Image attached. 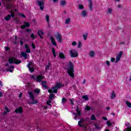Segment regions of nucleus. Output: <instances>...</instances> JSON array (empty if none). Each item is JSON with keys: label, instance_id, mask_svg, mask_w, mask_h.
I'll list each match as a JSON object with an SVG mask.
<instances>
[{"label": "nucleus", "instance_id": "nucleus-17", "mask_svg": "<svg viewBox=\"0 0 131 131\" xmlns=\"http://www.w3.org/2000/svg\"><path fill=\"white\" fill-rule=\"evenodd\" d=\"M25 48L26 49V53H30V48H29V46L27 44H25Z\"/></svg>", "mask_w": 131, "mask_h": 131}, {"label": "nucleus", "instance_id": "nucleus-1", "mask_svg": "<svg viewBox=\"0 0 131 131\" xmlns=\"http://www.w3.org/2000/svg\"><path fill=\"white\" fill-rule=\"evenodd\" d=\"M69 66L68 68L67 72L69 74V76L71 77H74V66L72 62H70Z\"/></svg>", "mask_w": 131, "mask_h": 131}, {"label": "nucleus", "instance_id": "nucleus-14", "mask_svg": "<svg viewBox=\"0 0 131 131\" xmlns=\"http://www.w3.org/2000/svg\"><path fill=\"white\" fill-rule=\"evenodd\" d=\"M50 40L51 41L53 46L57 47V43H56V40H55V38H53V37L52 36H50Z\"/></svg>", "mask_w": 131, "mask_h": 131}, {"label": "nucleus", "instance_id": "nucleus-49", "mask_svg": "<svg viewBox=\"0 0 131 131\" xmlns=\"http://www.w3.org/2000/svg\"><path fill=\"white\" fill-rule=\"evenodd\" d=\"M111 62H115V58L114 57L112 58L111 60Z\"/></svg>", "mask_w": 131, "mask_h": 131}, {"label": "nucleus", "instance_id": "nucleus-28", "mask_svg": "<svg viewBox=\"0 0 131 131\" xmlns=\"http://www.w3.org/2000/svg\"><path fill=\"white\" fill-rule=\"evenodd\" d=\"M76 111L77 112V114L78 116H81V112L79 111V108L78 107H77V109L76 110Z\"/></svg>", "mask_w": 131, "mask_h": 131}, {"label": "nucleus", "instance_id": "nucleus-4", "mask_svg": "<svg viewBox=\"0 0 131 131\" xmlns=\"http://www.w3.org/2000/svg\"><path fill=\"white\" fill-rule=\"evenodd\" d=\"M28 95H29L30 99H31V100H32L31 104H37V103H38V101L35 100V99H34V95H33V92H29Z\"/></svg>", "mask_w": 131, "mask_h": 131}, {"label": "nucleus", "instance_id": "nucleus-33", "mask_svg": "<svg viewBox=\"0 0 131 131\" xmlns=\"http://www.w3.org/2000/svg\"><path fill=\"white\" fill-rule=\"evenodd\" d=\"M34 92L35 93V94H39V93H40V89H34Z\"/></svg>", "mask_w": 131, "mask_h": 131}, {"label": "nucleus", "instance_id": "nucleus-39", "mask_svg": "<svg viewBox=\"0 0 131 131\" xmlns=\"http://www.w3.org/2000/svg\"><path fill=\"white\" fill-rule=\"evenodd\" d=\"M113 10L111 8H108L107 9V14H111V13H112V11Z\"/></svg>", "mask_w": 131, "mask_h": 131}, {"label": "nucleus", "instance_id": "nucleus-8", "mask_svg": "<svg viewBox=\"0 0 131 131\" xmlns=\"http://www.w3.org/2000/svg\"><path fill=\"white\" fill-rule=\"evenodd\" d=\"M36 4H37L38 6L40 7V10L42 11L45 8V2L43 1H39V0H37L36 1Z\"/></svg>", "mask_w": 131, "mask_h": 131}, {"label": "nucleus", "instance_id": "nucleus-7", "mask_svg": "<svg viewBox=\"0 0 131 131\" xmlns=\"http://www.w3.org/2000/svg\"><path fill=\"white\" fill-rule=\"evenodd\" d=\"M10 13L11 14V15L8 14L7 15L6 17H4L5 20H6V21H9V20L11 19V17H12V18H14L15 17V13H14L13 10L10 11Z\"/></svg>", "mask_w": 131, "mask_h": 131}, {"label": "nucleus", "instance_id": "nucleus-13", "mask_svg": "<svg viewBox=\"0 0 131 131\" xmlns=\"http://www.w3.org/2000/svg\"><path fill=\"white\" fill-rule=\"evenodd\" d=\"M42 79H43V77H42V75H38L36 77V81L37 82H40Z\"/></svg>", "mask_w": 131, "mask_h": 131}, {"label": "nucleus", "instance_id": "nucleus-22", "mask_svg": "<svg viewBox=\"0 0 131 131\" xmlns=\"http://www.w3.org/2000/svg\"><path fill=\"white\" fill-rule=\"evenodd\" d=\"M13 5L11 3H7L6 4V9L7 10L9 9H11V8H12Z\"/></svg>", "mask_w": 131, "mask_h": 131}, {"label": "nucleus", "instance_id": "nucleus-10", "mask_svg": "<svg viewBox=\"0 0 131 131\" xmlns=\"http://www.w3.org/2000/svg\"><path fill=\"white\" fill-rule=\"evenodd\" d=\"M122 55H123V53L122 52V51H120L118 55H117L115 63H118L119 61H120V58H121Z\"/></svg>", "mask_w": 131, "mask_h": 131}, {"label": "nucleus", "instance_id": "nucleus-19", "mask_svg": "<svg viewBox=\"0 0 131 131\" xmlns=\"http://www.w3.org/2000/svg\"><path fill=\"white\" fill-rule=\"evenodd\" d=\"M59 57L60 59H66L65 55H64V53L63 52H60L59 53Z\"/></svg>", "mask_w": 131, "mask_h": 131}, {"label": "nucleus", "instance_id": "nucleus-24", "mask_svg": "<svg viewBox=\"0 0 131 131\" xmlns=\"http://www.w3.org/2000/svg\"><path fill=\"white\" fill-rule=\"evenodd\" d=\"M51 67V62H48V63L47 66H46L45 67V70L47 71V70H50V67Z\"/></svg>", "mask_w": 131, "mask_h": 131}, {"label": "nucleus", "instance_id": "nucleus-57", "mask_svg": "<svg viewBox=\"0 0 131 131\" xmlns=\"http://www.w3.org/2000/svg\"><path fill=\"white\" fill-rule=\"evenodd\" d=\"M31 78H32V79H35V77L34 75H31Z\"/></svg>", "mask_w": 131, "mask_h": 131}, {"label": "nucleus", "instance_id": "nucleus-47", "mask_svg": "<svg viewBox=\"0 0 131 131\" xmlns=\"http://www.w3.org/2000/svg\"><path fill=\"white\" fill-rule=\"evenodd\" d=\"M5 110H6V112L7 113L10 112V110H9V108L7 106H5Z\"/></svg>", "mask_w": 131, "mask_h": 131}, {"label": "nucleus", "instance_id": "nucleus-52", "mask_svg": "<svg viewBox=\"0 0 131 131\" xmlns=\"http://www.w3.org/2000/svg\"><path fill=\"white\" fill-rule=\"evenodd\" d=\"M52 100L49 99L48 101H47V104H49L52 103Z\"/></svg>", "mask_w": 131, "mask_h": 131}, {"label": "nucleus", "instance_id": "nucleus-46", "mask_svg": "<svg viewBox=\"0 0 131 131\" xmlns=\"http://www.w3.org/2000/svg\"><path fill=\"white\" fill-rule=\"evenodd\" d=\"M106 124L108 126H111L112 125V124L110 121H107Z\"/></svg>", "mask_w": 131, "mask_h": 131}, {"label": "nucleus", "instance_id": "nucleus-55", "mask_svg": "<svg viewBox=\"0 0 131 131\" xmlns=\"http://www.w3.org/2000/svg\"><path fill=\"white\" fill-rule=\"evenodd\" d=\"M102 119H103V120H108V119L107 118V117H102Z\"/></svg>", "mask_w": 131, "mask_h": 131}, {"label": "nucleus", "instance_id": "nucleus-61", "mask_svg": "<svg viewBox=\"0 0 131 131\" xmlns=\"http://www.w3.org/2000/svg\"><path fill=\"white\" fill-rule=\"evenodd\" d=\"M20 46H23V41L20 40Z\"/></svg>", "mask_w": 131, "mask_h": 131}, {"label": "nucleus", "instance_id": "nucleus-59", "mask_svg": "<svg viewBox=\"0 0 131 131\" xmlns=\"http://www.w3.org/2000/svg\"><path fill=\"white\" fill-rule=\"evenodd\" d=\"M127 131H131V127H128V128H127Z\"/></svg>", "mask_w": 131, "mask_h": 131}, {"label": "nucleus", "instance_id": "nucleus-9", "mask_svg": "<svg viewBox=\"0 0 131 131\" xmlns=\"http://www.w3.org/2000/svg\"><path fill=\"white\" fill-rule=\"evenodd\" d=\"M55 37L58 42H62V35H61V34H60L59 32H57L55 35Z\"/></svg>", "mask_w": 131, "mask_h": 131}, {"label": "nucleus", "instance_id": "nucleus-44", "mask_svg": "<svg viewBox=\"0 0 131 131\" xmlns=\"http://www.w3.org/2000/svg\"><path fill=\"white\" fill-rule=\"evenodd\" d=\"M32 48L33 50H35V49H36V47H35V45H34V43H32Z\"/></svg>", "mask_w": 131, "mask_h": 131}, {"label": "nucleus", "instance_id": "nucleus-64", "mask_svg": "<svg viewBox=\"0 0 131 131\" xmlns=\"http://www.w3.org/2000/svg\"><path fill=\"white\" fill-rule=\"evenodd\" d=\"M125 42H121L120 43V45H125Z\"/></svg>", "mask_w": 131, "mask_h": 131}, {"label": "nucleus", "instance_id": "nucleus-3", "mask_svg": "<svg viewBox=\"0 0 131 131\" xmlns=\"http://www.w3.org/2000/svg\"><path fill=\"white\" fill-rule=\"evenodd\" d=\"M8 62L10 64L13 63V64H15L16 65H18L20 64V63L22 62L21 60H19L14 57L9 58L8 59Z\"/></svg>", "mask_w": 131, "mask_h": 131}, {"label": "nucleus", "instance_id": "nucleus-25", "mask_svg": "<svg viewBox=\"0 0 131 131\" xmlns=\"http://www.w3.org/2000/svg\"><path fill=\"white\" fill-rule=\"evenodd\" d=\"M82 17H85L87 15L86 10H83L81 13Z\"/></svg>", "mask_w": 131, "mask_h": 131}, {"label": "nucleus", "instance_id": "nucleus-18", "mask_svg": "<svg viewBox=\"0 0 131 131\" xmlns=\"http://www.w3.org/2000/svg\"><path fill=\"white\" fill-rule=\"evenodd\" d=\"M14 66H11L10 67V68H8L7 69V71L8 72L9 71V72H13V71H14Z\"/></svg>", "mask_w": 131, "mask_h": 131}, {"label": "nucleus", "instance_id": "nucleus-20", "mask_svg": "<svg viewBox=\"0 0 131 131\" xmlns=\"http://www.w3.org/2000/svg\"><path fill=\"white\" fill-rule=\"evenodd\" d=\"M59 3L61 7H65V6H66V4H67L66 1H60L59 2Z\"/></svg>", "mask_w": 131, "mask_h": 131}, {"label": "nucleus", "instance_id": "nucleus-31", "mask_svg": "<svg viewBox=\"0 0 131 131\" xmlns=\"http://www.w3.org/2000/svg\"><path fill=\"white\" fill-rule=\"evenodd\" d=\"M89 56L90 57H91L92 58H93V57H94V56H95V52L94 51H91L89 53Z\"/></svg>", "mask_w": 131, "mask_h": 131}, {"label": "nucleus", "instance_id": "nucleus-51", "mask_svg": "<svg viewBox=\"0 0 131 131\" xmlns=\"http://www.w3.org/2000/svg\"><path fill=\"white\" fill-rule=\"evenodd\" d=\"M5 51H10V47H6L5 48Z\"/></svg>", "mask_w": 131, "mask_h": 131}, {"label": "nucleus", "instance_id": "nucleus-43", "mask_svg": "<svg viewBox=\"0 0 131 131\" xmlns=\"http://www.w3.org/2000/svg\"><path fill=\"white\" fill-rule=\"evenodd\" d=\"M94 126L96 129H100V126H98L97 124H94Z\"/></svg>", "mask_w": 131, "mask_h": 131}, {"label": "nucleus", "instance_id": "nucleus-36", "mask_svg": "<svg viewBox=\"0 0 131 131\" xmlns=\"http://www.w3.org/2000/svg\"><path fill=\"white\" fill-rule=\"evenodd\" d=\"M82 99L85 100V101H88L89 100V96L88 95H84L82 97Z\"/></svg>", "mask_w": 131, "mask_h": 131}, {"label": "nucleus", "instance_id": "nucleus-34", "mask_svg": "<svg viewBox=\"0 0 131 131\" xmlns=\"http://www.w3.org/2000/svg\"><path fill=\"white\" fill-rule=\"evenodd\" d=\"M84 8V7L83 6V5H79L78 6V9L79 10H83V8Z\"/></svg>", "mask_w": 131, "mask_h": 131}, {"label": "nucleus", "instance_id": "nucleus-63", "mask_svg": "<svg viewBox=\"0 0 131 131\" xmlns=\"http://www.w3.org/2000/svg\"><path fill=\"white\" fill-rule=\"evenodd\" d=\"M26 31H27V32H30V29H27Z\"/></svg>", "mask_w": 131, "mask_h": 131}, {"label": "nucleus", "instance_id": "nucleus-53", "mask_svg": "<svg viewBox=\"0 0 131 131\" xmlns=\"http://www.w3.org/2000/svg\"><path fill=\"white\" fill-rule=\"evenodd\" d=\"M21 17H23V18H26V16L24 14H20Z\"/></svg>", "mask_w": 131, "mask_h": 131}, {"label": "nucleus", "instance_id": "nucleus-29", "mask_svg": "<svg viewBox=\"0 0 131 131\" xmlns=\"http://www.w3.org/2000/svg\"><path fill=\"white\" fill-rule=\"evenodd\" d=\"M46 20L48 23V24H50V16L49 15H47L46 16Z\"/></svg>", "mask_w": 131, "mask_h": 131}, {"label": "nucleus", "instance_id": "nucleus-60", "mask_svg": "<svg viewBox=\"0 0 131 131\" xmlns=\"http://www.w3.org/2000/svg\"><path fill=\"white\" fill-rule=\"evenodd\" d=\"M22 95H23L22 93H20L18 96L19 98H21V97H22Z\"/></svg>", "mask_w": 131, "mask_h": 131}, {"label": "nucleus", "instance_id": "nucleus-42", "mask_svg": "<svg viewBox=\"0 0 131 131\" xmlns=\"http://www.w3.org/2000/svg\"><path fill=\"white\" fill-rule=\"evenodd\" d=\"M78 49H80L81 48V41H79L78 42Z\"/></svg>", "mask_w": 131, "mask_h": 131}, {"label": "nucleus", "instance_id": "nucleus-21", "mask_svg": "<svg viewBox=\"0 0 131 131\" xmlns=\"http://www.w3.org/2000/svg\"><path fill=\"white\" fill-rule=\"evenodd\" d=\"M41 85L44 89H48V86L47 85V81H42Z\"/></svg>", "mask_w": 131, "mask_h": 131}, {"label": "nucleus", "instance_id": "nucleus-37", "mask_svg": "<svg viewBox=\"0 0 131 131\" xmlns=\"http://www.w3.org/2000/svg\"><path fill=\"white\" fill-rule=\"evenodd\" d=\"M126 104L127 105V107L131 108V103L129 101H126Z\"/></svg>", "mask_w": 131, "mask_h": 131}, {"label": "nucleus", "instance_id": "nucleus-41", "mask_svg": "<svg viewBox=\"0 0 131 131\" xmlns=\"http://www.w3.org/2000/svg\"><path fill=\"white\" fill-rule=\"evenodd\" d=\"M85 110H86V111H90V110H91V107L89 105H86L85 107Z\"/></svg>", "mask_w": 131, "mask_h": 131}, {"label": "nucleus", "instance_id": "nucleus-27", "mask_svg": "<svg viewBox=\"0 0 131 131\" xmlns=\"http://www.w3.org/2000/svg\"><path fill=\"white\" fill-rule=\"evenodd\" d=\"M116 97V94L114 93V91H112V95L111 96V99H114Z\"/></svg>", "mask_w": 131, "mask_h": 131}, {"label": "nucleus", "instance_id": "nucleus-38", "mask_svg": "<svg viewBox=\"0 0 131 131\" xmlns=\"http://www.w3.org/2000/svg\"><path fill=\"white\" fill-rule=\"evenodd\" d=\"M66 102H67V99L65 98H62V100H61V103L62 104H65V103H66Z\"/></svg>", "mask_w": 131, "mask_h": 131}, {"label": "nucleus", "instance_id": "nucleus-45", "mask_svg": "<svg viewBox=\"0 0 131 131\" xmlns=\"http://www.w3.org/2000/svg\"><path fill=\"white\" fill-rule=\"evenodd\" d=\"M89 8L90 11H92L93 10V4L89 5Z\"/></svg>", "mask_w": 131, "mask_h": 131}, {"label": "nucleus", "instance_id": "nucleus-32", "mask_svg": "<svg viewBox=\"0 0 131 131\" xmlns=\"http://www.w3.org/2000/svg\"><path fill=\"white\" fill-rule=\"evenodd\" d=\"M91 120H93L94 121H97V118H96V116H95V115H92L91 116Z\"/></svg>", "mask_w": 131, "mask_h": 131}, {"label": "nucleus", "instance_id": "nucleus-11", "mask_svg": "<svg viewBox=\"0 0 131 131\" xmlns=\"http://www.w3.org/2000/svg\"><path fill=\"white\" fill-rule=\"evenodd\" d=\"M83 122H84V119H81L79 121H78V124L80 127H85V125L83 124Z\"/></svg>", "mask_w": 131, "mask_h": 131}, {"label": "nucleus", "instance_id": "nucleus-56", "mask_svg": "<svg viewBox=\"0 0 131 131\" xmlns=\"http://www.w3.org/2000/svg\"><path fill=\"white\" fill-rule=\"evenodd\" d=\"M88 2L90 4V5H93V2L92 1V0H88Z\"/></svg>", "mask_w": 131, "mask_h": 131}, {"label": "nucleus", "instance_id": "nucleus-30", "mask_svg": "<svg viewBox=\"0 0 131 131\" xmlns=\"http://www.w3.org/2000/svg\"><path fill=\"white\" fill-rule=\"evenodd\" d=\"M71 22V18H68L66 19L65 24H69Z\"/></svg>", "mask_w": 131, "mask_h": 131}, {"label": "nucleus", "instance_id": "nucleus-15", "mask_svg": "<svg viewBox=\"0 0 131 131\" xmlns=\"http://www.w3.org/2000/svg\"><path fill=\"white\" fill-rule=\"evenodd\" d=\"M23 111V108L22 107H19L18 108L15 109V113H17V114L19 113H22Z\"/></svg>", "mask_w": 131, "mask_h": 131}, {"label": "nucleus", "instance_id": "nucleus-50", "mask_svg": "<svg viewBox=\"0 0 131 131\" xmlns=\"http://www.w3.org/2000/svg\"><path fill=\"white\" fill-rule=\"evenodd\" d=\"M52 53L56 54V50H55V48H52Z\"/></svg>", "mask_w": 131, "mask_h": 131}, {"label": "nucleus", "instance_id": "nucleus-16", "mask_svg": "<svg viewBox=\"0 0 131 131\" xmlns=\"http://www.w3.org/2000/svg\"><path fill=\"white\" fill-rule=\"evenodd\" d=\"M45 33L43 31H42V30H40L38 31V35L39 36L40 38H43V37H42V35H43Z\"/></svg>", "mask_w": 131, "mask_h": 131}, {"label": "nucleus", "instance_id": "nucleus-40", "mask_svg": "<svg viewBox=\"0 0 131 131\" xmlns=\"http://www.w3.org/2000/svg\"><path fill=\"white\" fill-rule=\"evenodd\" d=\"M30 37L31 38H32V39H34L36 38V37L35 36V35H34V34L32 33L30 35Z\"/></svg>", "mask_w": 131, "mask_h": 131}, {"label": "nucleus", "instance_id": "nucleus-35", "mask_svg": "<svg viewBox=\"0 0 131 131\" xmlns=\"http://www.w3.org/2000/svg\"><path fill=\"white\" fill-rule=\"evenodd\" d=\"M88 34H89L88 33H86L85 34H83V39L84 40H86V38H88Z\"/></svg>", "mask_w": 131, "mask_h": 131}, {"label": "nucleus", "instance_id": "nucleus-23", "mask_svg": "<svg viewBox=\"0 0 131 131\" xmlns=\"http://www.w3.org/2000/svg\"><path fill=\"white\" fill-rule=\"evenodd\" d=\"M20 56L21 57H24L25 59V60H26L27 59V54H26V53L25 52H21L20 53Z\"/></svg>", "mask_w": 131, "mask_h": 131}, {"label": "nucleus", "instance_id": "nucleus-5", "mask_svg": "<svg viewBox=\"0 0 131 131\" xmlns=\"http://www.w3.org/2000/svg\"><path fill=\"white\" fill-rule=\"evenodd\" d=\"M70 55L71 58H76L78 57V52L76 50H71Z\"/></svg>", "mask_w": 131, "mask_h": 131}, {"label": "nucleus", "instance_id": "nucleus-6", "mask_svg": "<svg viewBox=\"0 0 131 131\" xmlns=\"http://www.w3.org/2000/svg\"><path fill=\"white\" fill-rule=\"evenodd\" d=\"M33 63L31 61L29 62V63L27 64V67L29 69V70L31 73H33L34 72V68L33 66Z\"/></svg>", "mask_w": 131, "mask_h": 131}, {"label": "nucleus", "instance_id": "nucleus-26", "mask_svg": "<svg viewBox=\"0 0 131 131\" xmlns=\"http://www.w3.org/2000/svg\"><path fill=\"white\" fill-rule=\"evenodd\" d=\"M51 94L49 96V100H53V98H55V94H53V93H49Z\"/></svg>", "mask_w": 131, "mask_h": 131}, {"label": "nucleus", "instance_id": "nucleus-62", "mask_svg": "<svg viewBox=\"0 0 131 131\" xmlns=\"http://www.w3.org/2000/svg\"><path fill=\"white\" fill-rule=\"evenodd\" d=\"M7 113H8L6 111H4L3 113V114L4 115H6V114H7Z\"/></svg>", "mask_w": 131, "mask_h": 131}, {"label": "nucleus", "instance_id": "nucleus-48", "mask_svg": "<svg viewBox=\"0 0 131 131\" xmlns=\"http://www.w3.org/2000/svg\"><path fill=\"white\" fill-rule=\"evenodd\" d=\"M76 45H77V43L76 42V41H73V42H72V45L73 46H76Z\"/></svg>", "mask_w": 131, "mask_h": 131}, {"label": "nucleus", "instance_id": "nucleus-54", "mask_svg": "<svg viewBox=\"0 0 131 131\" xmlns=\"http://www.w3.org/2000/svg\"><path fill=\"white\" fill-rule=\"evenodd\" d=\"M106 64L107 66H110V61L106 60Z\"/></svg>", "mask_w": 131, "mask_h": 131}, {"label": "nucleus", "instance_id": "nucleus-12", "mask_svg": "<svg viewBox=\"0 0 131 131\" xmlns=\"http://www.w3.org/2000/svg\"><path fill=\"white\" fill-rule=\"evenodd\" d=\"M30 26V24H29V23L25 21L24 24L21 26H20V28L21 29H25L26 27L28 28Z\"/></svg>", "mask_w": 131, "mask_h": 131}, {"label": "nucleus", "instance_id": "nucleus-58", "mask_svg": "<svg viewBox=\"0 0 131 131\" xmlns=\"http://www.w3.org/2000/svg\"><path fill=\"white\" fill-rule=\"evenodd\" d=\"M7 3H12L13 2V0H6Z\"/></svg>", "mask_w": 131, "mask_h": 131}, {"label": "nucleus", "instance_id": "nucleus-2", "mask_svg": "<svg viewBox=\"0 0 131 131\" xmlns=\"http://www.w3.org/2000/svg\"><path fill=\"white\" fill-rule=\"evenodd\" d=\"M60 88H62V84H61V83H57L55 86H53L51 89L48 90V93H54V94H57L58 93V90Z\"/></svg>", "mask_w": 131, "mask_h": 131}]
</instances>
